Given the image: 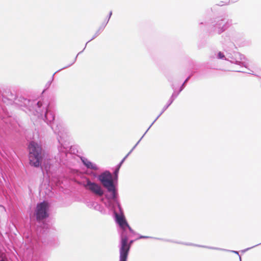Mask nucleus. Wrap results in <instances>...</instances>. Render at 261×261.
Here are the masks:
<instances>
[{
	"instance_id": "nucleus-1",
	"label": "nucleus",
	"mask_w": 261,
	"mask_h": 261,
	"mask_svg": "<svg viewBox=\"0 0 261 261\" xmlns=\"http://www.w3.org/2000/svg\"><path fill=\"white\" fill-rule=\"evenodd\" d=\"M39 106L41 108V112L40 113L34 112V115L39 117L42 116L44 114V121L50 126L54 133L57 135L58 153L55 156V159L59 164L67 165L68 160L73 156L69 150L70 146L68 130L62 123H58L56 125H54L55 110L53 103L41 101V105Z\"/></svg>"
},
{
	"instance_id": "nucleus-2",
	"label": "nucleus",
	"mask_w": 261,
	"mask_h": 261,
	"mask_svg": "<svg viewBox=\"0 0 261 261\" xmlns=\"http://www.w3.org/2000/svg\"><path fill=\"white\" fill-rule=\"evenodd\" d=\"M81 184L86 190L96 196L102 197L105 195L104 197L101 198V201L107 208L113 211L115 221L118 226V231L119 234L127 231H129L133 234H136L125 218L123 210L119 200L118 194L115 197H113L112 194H105V191L101 186L97 182L91 181L88 177H86Z\"/></svg>"
},
{
	"instance_id": "nucleus-3",
	"label": "nucleus",
	"mask_w": 261,
	"mask_h": 261,
	"mask_svg": "<svg viewBox=\"0 0 261 261\" xmlns=\"http://www.w3.org/2000/svg\"><path fill=\"white\" fill-rule=\"evenodd\" d=\"M29 160L30 165L35 168L41 167L44 168L47 173L49 171L51 165L44 163L42 166V162L45 158V151L40 144L35 141H31L28 145Z\"/></svg>"
},
{
	"instance_id": "nucleus-4",
	"label": "nucleus",
	"mask_w": 261,
	"mask_h": 261,
	"mask_svg": "<svg viewBox=\"0 0 261 261\" xmlns=\"http://www.w3.org/2000/svg\"><path fill=\"white\" fill-rule=\"evenodd\" d=\"M232 24V20L229 19L227 16H220L214 18L210 29V34L213 35L215 33L219 35L226 31Z\"/></svg>"
},
{
	"instance_id": "nucleus-5",
	"label": "nucleus",
	"mask_w": 261,
	"mask_h": 261,
	"mask_svg": "<svg viewBox=\"0 0 261 261\" xmlns=\"http://www.w3.org/2000/svg\"><path fill=\"white\" fill-rule=\"evenodd\" d=\"M49 204L47 201H43L37 204L34 216L38 223H41L40 226L43 229L48 228V224L44 221L49 217Z\"/></svg>"
},
{
	"instance_id": "nucleus-6",
	"label": "nucleus",
	"mask_w": 261,
	"mask_h": 261,
	"mask_svg": "<svg viewBox=\"0 0 261 261\" xmlns=\"http://www.w3.org/2000/svg\"><path fill=\"white\" fill-rule=\"evenodd\" d=\"M129 231H125L120 235V241L119 245V260L127 261L128 254L134 240L128 241V238L130 237Z\"/></svg>"
},
{
	"instance_id": "nucleus-7",
	"label": "nucleus",
	"mask_w": 261,
	"mask_h": 261,
	"mask_svg": "<svg viewBox=\"0 0 261 261\" xmlns=\"http://www.w3.org/2000/svg\"><path fill=\"white\" fill-rule=\"evenodd\" d=\"M86 174L91 176L92 179L97 178L107 192L110 194H112L111 188L112 184L109 180L111 175L110 171L105 170L99 174L93 171H87Z\"/></svg>"
},
{
	"instance_id": "nucleus-8",
	"label": "nucleus",
	"mask_w": 261,
	"mask_h": 261,
	"mask_svg": "<svg viewBox=\"0 0 261 261\" xmlns=\"http://www.w3.org/2000/svg\"><path fill=\"white\" fill-rule=\"evenodd\" d=\"M38 243L32 241L30 245V249L28 248L24 254V261H43L41 255V251L38 248Z\"/></svg>"
},
{
	"instance_id": "nucleus-9",
	"label": "nucleus",
	"mask_w": 261,
	"mask_h": 261,
	"mask_svg": "<svg viewBox=\"0 0 261 261\" xmlns=\"http://www.w3.org/2000/svg\"><path fill=\"white\" fill-rule=\"evenodd\" d=\"M15 104L18 106L27 108L30 111L41 112V108L40 106L41 105V100H31L24 97L20 96L16 97Z\"/></svg>"
},
{
	"instance_id": "nucleus-10",
	"label": "nucleus",
	"mask_w": 261,
	"mask_h": 261,
	"mask_svg": "<svg viewBox=\"0 0 261 261\" xmlns=\"http://www.w3.org/2000/svg\"><path fill=\"white\" fill-rule=\"evenodd\" d=\"M127 156H125L120 162L116 166L113 174L111 172L110 181L111 182V187L112 195L113 197L116 196L118 194V173L121 166L126 159Z\"/></svg>"
},
{
	"instance_id": "nucleus-11",
	"label": "nucleus",
	"mask_w": 261,
	"mask_h": 261,
	"mask_svg": "<svg viewBox=\"0 0 261 261\" xmlns=\"http://www.w3.org/2000/svg\"><path fill=\"white\" fill-rule=\"evenodd\" d=\"M226 61H229L231 63L240 65L241 67H244L247 68L248 63L245 57L237 51H231L226 54Z\"/></svg>"
},
{
	"instance_id": "nucleus-12",
	"label": "nucleus",
	"mask_w": 261,
	"mask_h": 261,
	"mask_svg": "<svg viewBox=\"0 0 261 261\" xmlns=\"http://www.w3.org/2000/svg\"><path fill=\"white\" fill-rule=\"evenodd\" d=\"M108 23V21H106V22H103L102 23V24L100 25V26L99 27V29H98V30L96 32V33H95V34L94 35V36L92 37V38L89 40L86 43V45H85V46L84 47V48L83 49V50H82L81 51L79 52L77 55L76 56V57H75V58L73 59V60L72 61V62L69 64V65H68L67 66H66L65 67H63L62 68H61V69L59 70L58 71H57V72L58 71H61V70L62 69H66L68 67H70L71 65H72L76 61V59H77V56H79V55H80V54H81L83 51L85 49L86 47V45L87 44H88V43H89V42H90L91 41L93 40V39H94L95 38H96L104 30L105 28L106 27V26L107 25Z\"/></svg>"
},
{
	"instance_id": "nucleus-13",
	"label": "nucleus",
	"mask_w": 261,
	"mask_h": 261,
	"mask_svg": "<svg viewBox=\"0 0 261 261\" xmlns=\"http://www.w3.org/2000/svg\"><path fill=\"white\" fill-rule=\"evenodd\" d=\"M16 97L15 91L9 90L2 95L1 100L6 105H12L15 102Z\"/></svg>"
},
{
	"instance_id": "nucleus-14",
	"label": "nucleus",
	"mask_w": 261,
	"mask_h": 261,
	"mask_svg": "<svg viewBox=\"0 0 261 261\" xmlns=\"http://www.w3.org/2000/svg\"><path fill=\"white\" fill-rule=\"evenodd\" d=\"M179 94V92H176V91H174L172 93L171 96L169 99L167 104L163 107L162 112L160 114L157 116L155 119L153 121V122L151 124L150 126L154 124V123L157 120V119L161 116V115L168 109V108L172 103L175 99L177 97Z\"/></svg>"
},
{
	"instance_id": "nucleus-15",
	"label": "nucleus",
	"mask_w": 261,
	"mask_h": 261,
	"mask_svg": "<svg viewBox=\"0 0 261 261\" xmlns=\"http://www.w3.org/2000/svg\"><path fill=\"white\" fill-rule=\"evenodd\" d=\"M165 241L176 243V244H182V245H187V246H196V247H202V248H208L210 249L217 250H225V249H221L220 248H217V247L197 245V244H193L191 243H184V242H177V241H173L171 240L166 239V240H165Z\"/></svg>"
},
{
	"instance_id": "nucleus-16",
	"label": "nucleus",
	"mask_w": 261,
	"mask_h": 261,
	"mask_svg": "<svg viewBox=\"0 0 261 261\" xmlns=\"http://www.w3.org/2000/svg\"><path fill=\"white\" fill-rule=\"evenodd\" d=\"M81 160L87 169H91L94 171H98L99 170L98 167L95 164L89 161L87 158L82 156L81 157Z\"/></svg>"
},
{
	"instance_id": "nucleus-17",
	"label": "nucleus",
	"mask_w": 261,
	"mask_h": 261,
	"mask_svg": "<svg viewBox=\"0 0 261 261\" xmlns=\"http://www.w3.org/2000/svg\"><path fill=\"white\" fill-rule=\"evenodd\" d=\"M193 74H190L189 76H188L187 79L185 80L182 84L181 85V86L179 88V91L177 92H179V94L180 92H181L183 89L185 88L186 83L188 82V81L190 79V78L192 77Z\"/></svg>"
},
{
	"instance_id": "nucleus-18",
	"label": "nucleus",
	"mask_w": 261,
	"mask_h": 261,
	"mask_svg": "<svg viewBox=\"0 0 261 261\" xmlns=\"http://www.w3.org/2000/svg\"><path fill=\"white\" fill-rule=\"evenodd\" d=\"M153 239L155 240H161V241H165V240H166V239H164L163 238L152 237L142 236V235L139 234V237L137 239Z\"/></svg>"
},
{
	"instance_id": "nucleus-19",
	"label": "nucleus",
	"mask_w": 261,
	"mask_h": 261,
	"mask_svg": "<svg viewBox=\"0 0 261 261\" xmlns=\"http://www.w3.org/2000/svg\"><path fill=\"white\" fill-rule=\"evenodd\" d=\"M217 58L218 59H224L226 60V56H225L223 53L221 51H219L217 54Z\"/></svg>"
},
{
	"instance_id": "nucleus-20",
	"label": "nucleus",
	"mask_w": 261,
	"mask_h": 261,
	"mask_svg": "<svg viewBox=\"0 0 261 261\" xmlns=\"http://www.w3.org/2000/svg\"><path fill=\"white\" fill-rule=\"evenodd\" d=\"M54 75H53V76H52V80H51V81H48V82L46 83V85H45V88H46V89H48V88H49V87H50V85H51V83H52V81H53V79H54Z\"/></svg>"
},
{
	"instance_id": "nucleus-21",
	"label": "nucleus",
	"mask_w": 261,
	"mask_h": 261,
	"mask_svg": "<svg viewBox=\"0 0 261 261\" xmlns=\"http://www.w3.org/2000/svg\"><path fill=\"white\" fill-rule=\"evenodd\" d=\"M151 126H150V125L149 126V127L148 128V129L146 130V131L145 132V133L144 134V135L142 136V137L140 139V140L137 142V143L135 144L136 146H137L139 143H140V142L141 141V140L142 139V138L144 137V136H145V135L147 133V132H148V130L150 129V128L151 127Z\"/></svg>"
},
{
	"instance_id": "nucleus-22",
	"label": "nucleus",
	"mask_w": 261,
	"mask_h": 261,
	"mask_svg": "<svg viewBox=\"0 0 261 261\" xmlns=\"http://www.w3.org/2000/svg\"><path fill=\"white\" fill-rule=\"evenodd\" d=\"M260 244H261V243H259V244H256V245H254V246H252V247H251L247 248H246V249H244V250H242V251L243 252H245L246 251H248V250H250V249H252V248H254V247H256V246H258V245H260Z\"/></svg>"
},
{
	"instance_id": "nucleus-23",
	"label": "nucleus",
	"mask_w": 261,
	"mask_h": 261,
	"mask_svg": "<svg viewBox=\"0 0 261 261\" xmlns=\"http://www.w3.org/2000/svg\"><path fill=\"white\" fill-rule=\"evenodd\" d=\"M0 261H8V260L6 257L3 256L2 254H0Z\"/></svg>"
},
{
	"instance_id": "nucleus-24",
	"label": "nucleus",
	"mask_w": 261,
	"mask_h": 261,
	"mask_svg": "<svg viewBox=\"0 0 261 261\" xmlns=\"http://www.w3.org/2000/svg\"><path fill=\"white\" fill-rule=\"evenodd\" d=\"M228 251H230V252H233V253H235V254H238V255H239V256L240 261H242V260H241V256L239 255V252H238V251H234V250H228Z\"/></svg>"
},
{
	"instance_id": "nucleus-25",
	"label": "nucleus",
	"mask_w": 261,
	"mask_h": 261,
	"mask_svg": "<svg viewBox=\"0 0 261 261\" xmlns=\"http://www.w3.org/2000/svg\"><path fill=\"white\" fill-rule=\"evenodd\" d=\"M136 147L137 146L135 145L125 156H127V158Z\"/></svg>"
},
{
	"instance_id": "nucleus-26",
	"label": "nucleus",
	"mask_w": 261,
	"mask_h": 261,
	"mask_svg": "<svg viewBox=\"0 0 261 261\" xmlns=\"http://www.w3.org/2000/svg\"><path fill=\"white\" fill-rule=\"evenodd\" d=\"M112 15V11H110L109 14V15L108 16V19L107 20H106L104 22H106V21H108V22H109L111 16Z\"/></svg>"
},
{
	"instance_id": "nucleus-27",
	"label": "nucleus",
	"mask_w": 261,
	"mask_h": 261,
	"mask_svg": "<svg viewBox=\"0 0 261 261\" xmlns=\"http://www.w3.org/2000/svg\"><path fill=\"white\" fill-rule=\"evenodd\" d=\"M101 208V206L100 205L96 203V206H95V208L98 210H100V208Z\"/></svg>"
},
{
	"instance_id": "nucleus-28",
	"label": "nucleus",
	"mask_w": 261,
	"mask_h": 261,
	"mask_svg": "<svg viewBox=\"0 0 261 261\" xmlns=\"http://www.w3.org/2000/svg\"><path fill=\"white\" fill-rule=\"evenodd\" d=\"M226 4H227V3H224L223 2H220V3L218 4V5L220 6H224V5H225Z\"/></svg>"
},
{
	"instance_id": "nucleus-29",
	"label": "nucleus",
	"mask_w": 261,
	"mask_h": 261,
	"mask_svg": "<svg viewBox=\"0 0 261 261\" xmlns=\"http://www.w3.org/2000/svg\"><path fill=\"white\" fill-rule=\"evenodd\" d=\"M236 71H237V72H243V73H249V74H251V73H250V72H247V71H244V70H236Z\"/></svg>"
}]
</instances>
